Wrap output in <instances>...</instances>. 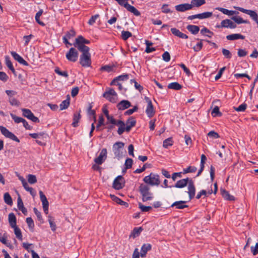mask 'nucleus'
Returning a JSON list of instances; mask_svg holds the SVG:
<instances>
[{
    "label": "nucleus",
    "mask_w": 258,
    "mask_h": 258,
    "mask_svg": "<svg viewBox=\"0 0 258 258\" xmlns=\"http://www.w3.org/2000/svg\"><path fill=\"white\" fill-rule=\"evenodd\" d=\"M152 249V245L150 243H145L142 247L141 249L140 255L142 257H145L148 251Z\"/></svg>",
    "instance_id": "21"
},
{
    "label": "nucleus",
    "mask_w": 258,
    "mask_h": 258,
    "mask_svg": "<svg viewBox=\"0 0 258 258\" xmlns=\"http://www.w3.org/2000/svg\"><path fill=\"white\" fill-rule=\"evenodd\" d=\"M171 32L175 36L178 37L182 39H187L188 36L181 32H180L178 29L175 28H172L171 29Z\"/></svg>",
    "instance_id": "24"
},
{
    "label": "nucleus",
    "mask_w": 258,
    "mask_h": 258,
    "mask_svg": "<svg viewBox=\"0 0 258 258\" xmlns=\"http://www.w3.org/2000/svg\"><path fill=\"white\" fill-rule=\"evenodd\" d=\"M5 62L6 66L8 67V68L12 72V73L15 75L16 74L15 70L13 66V64L10 60V58L9 56H5Z\"/></svg>",
    "instance_id": "31"
},
{
    "label": "nucleus",
    "mask_w": 258,
    "mask_h": 258,
    "mask_svg": "<svg viewBox=\"0 0 258 258\" xmlns=\"http://www.w3.org/2000/svg\"><path fill=\"white\" fill-rule=\"evenodd\" d=\"M54 72L58 75L64 77L65 78H68L69 76L68 72L67 71H61L58 67H56L55 69Z\"/></svg>",
    "instance_id": "50"
},
{
    "label": "nucleus",
    "mask_w": 258,
    "mask_h": 258,
    "mask_svg": "<svg viewBox=\"0 0 258 258\" xmlns=\"http://www.w3.org/2000/svg\"><path fill=\"white\" fill-rule=\"evenodd\" d=\"M125 9L129 12L134 14L136 16H139L141 15V13L134 6H131L129 4L126 5Z\"/></svg>",
    "instance_id": "30"
},
{
    "label": "nucleus",
    "mask_w": 258,
    "mask_h": 258,
    "mask_svg": "<svg viewBox=\"0 0 258 258\" xmlns=\"http://www.w3.org/2000/svg\"><path fill=\"white\" fill-rule=\"evenodd\" d=\"M197 40H199L200 42L197 43V44L195 46H194L193 47V49L196 52H199V51H200L202 49V48L203 47V42H202L204 40L199 39L198 38L197 39Z\"/></svg>",
    "instance_id": "46"
},
{
    "label": "nucleus",
    "mask_w": 258,
    "mask_h": 258,
    "mask_svg": "<svg viewBox=\"0 0 258 258\" xmlns=\"http://www.w3.org/2000/svg\"><path fill=\"white\" fill-rule=\"evenodd\" d=\"M173 144V141L172 138H168L165 140L163 143V147L167 149L169 146H171Z\"/></svg>",
    "instance_id": "43"
},
{
    "label": "nucleus",
    "mask_w": 258,
    "mask_h": 258,
    "mask_svg": "<svg viewBox=\"0 0 258 258\" xmlns=\"http://www.w3.org/2000/svg\"><path fill=\"white\" fill-rule=\"evenodd\" d=\"M9 102L10 104L12 106H18L20 104V102L15 98L10 97Z\"/></svg>",
    "instance_id": "59"
},
{
    "label": "nucleus",
    "mask_w": 258,
    "mask_h": 258,
    "mask_svg": "<svg viewBox=\"0 0 258 258\" xmlns=\"http://www.w3.org/2000/svg\"><path fill=\"white\" fill-rule=\"evenodd\" d=\"M78 52L73 47H71L66 54L67 59L70 61L76 62L78 57Z\"/></svg>",
    "instance_id": "10"
},
{
    "label": "nucleus",
    "mask_w": 258,
    "mask_h": 258,
    "mask_svg": "<svg viewBox=\"0 0 258 258\" xmlns=\"http://www.w3.org/2000/svg\"><path fill=\"white\" fill-rule=\"evenodd\" d=\"M103 97L111 103H115L117 100V93L112 88H109L103 94Z\"/></svg>",
    "instance_id": "7"
},
{
    "label": "nucleus",
    "mask_w": 258,
    "mask_h": 258,
    "mask_svg": "<svg viewBox=\"0 0 258 258\" xmlns=\"http://www.w3.org/2000/svg\"><path fill=\"white\" fill-rule=\"evenodd\" d=\"M92 105L91 104H89V107H88V113L89 115L93 116L94 122H96V118L95 116V111L94 110L92 109Z\"/></svg>",
    "instance_id": "52"
},
{
    "label": "nucleus",
    "mask_w": 258,
    "mask_h": 258,
    "mask_svg": "<svg viewBox=\"0 0 258 258\" xmlns=\"http://www.w3.org/2000/svg\"><path fill=\"white\" fill-rule=\"evenodd\" d=\"M168 88L175 90H179L182 88V86L177 82H172L168 84Z\"/></svg>",
    "instance_id": "37"
},
{
    "label": "nucleus",
    "mask_w": 258,
    "mask_h": 258,
    "mask_svg": "<svg viewBox=\"0 0 258 258\" xmlns=\"http://www.w3.org/2000/svg\"><path fill=\"white\" fill-rule=\"evenodd\" d=\"M201 33L204 35L208 37L209 38H211L212 35H214L213 32L211 31L210 30L207 29L206 27H204L201 30Z\"/></svg>",
    "instance_id": "41"
},
{
    "label": "nucleus",
    "mask_w": 258,
    "mask_h": 258,
    "mask_svg": "<svg viewBox=\"0 0 258 258\" xmlns=\"http://www.w3.org/2000/svg\"><path fill=\"white\" fill-rule=\"evenodd\" d=\"M42 10H40L36 13L35 15V20L37 22V23H38L39 25L41 26H44V23L42 21L40 20V17L42 14Z\"/></svg>",
    "instance_id": "48"
},
{
    "label": "nucleus",
    "mask_w": 258,
    "mask_h": 258,
    "mask_svg": "<svg viewBox=\"0 0 258 258\" xmlns=\"http://www.w3.org/2000/svg\"><path fill=\"white\" fill-rule=\"evenodd\" d=\"M139 207L143 212H148L152 209V207L145 206L141 203L139 204Z\"/></svg>",
    "instance_id": "57"
},
{
    "label": "nucleus",
    "mask_w": 258,
    "mask_h": 258,
    "mask_svg": "<svg viewBox=\"0 0 258 258\" xmlns=\"http://www.w3.org/2000/svg\"><path fill=\"white\" fill-rule=\"evenodd\" d=\"M226 38L228 40H234L237 39H244L245 36L240 34H232L228 35L226 36Z\"/></svg>",
    "instance_id": "27"
},
{
    "label": "nucleus",
    "mask_w": 258,
    "mask_h": 258,
    "mask_svg": "<svg viewBox=\"0 0 258 258\" xmlns=\"http://www.w3.org/2000/svg\"><path fill=\"white\" fill-rule=\"evenodd\" d=\"M4 199L5 202L8 205L11 206L13 204L12 199L9 192H6L4 194Z\"/></svg>",
    "instance_id": "44"
},
{
    "label": "nucleus",
    "mask_w": 258,
    "mask_h": 258,
    "mask_svg": "<svg viewBox=\"0 0 258 258\" xmlns=\"http://www.w3.org/2000/svg\"><path fill=\"white\" fill-rule=\"evenodd\" d=\"M186 29L194 35L198 34L200 31V28L199 26L193 25H188L187 26Z\"/></svg>",
    "instance_id": "32"
},
{
    "label": "nucleus",
    "mask_w": 258,
    "mask_h": 258,
    "mask_svg": "<svg viewBox=\"0 0 258 258\" xmlns=\"http://www.w3.org/2000/svg\"><path fill=\"white\" fill-rule=\"evenodd\" d=\"M139 190L142 195L143 202L150 201L153 199V194L150 191L149 185L141 183L139 187Z\"/></svg>",
    "instance_id": "2"
},
{
    "label": "nucleus",
    "mask_w": 258,
    "mask_h": 258,
    "mask_svg": "<svg viewBox=\"0 0 258 258\" xmlns=\"http://www.w3.org/2000/svg\"><path fill=\"white\" fill-rule=\"evenodd\" d=\"M74 46L76 47L82 53H85L89 52L90 48L89 47L86 46L84 43L81 42L77 38L75 42L73 44Z\"/></svg>",
    "instance_id": "12"
},
{
    "label": "nucleus",
    "mask_w": 258,
    "mask_h": 258,
    "mask_svg": "<svg viewBox=\"0 0 258 258\" xmlns=\"http://www.w3.org/2000/svg\"><path fill=\"white\" fill-rule=\"evenodd\" d=\"M143 230V229L141 227L134 228L133 231L131 232L130 237L135 238L139 236Z\"/></svg>",
    "instance_id": "33"
},
{
    "label": "nucleus",
    "mask_w": 258,
    "mask_h": 258,
    "mask_svg": "<svg viewBox=\"0 0 258 258\" xmlns=\"http://www.w3.org/2000/svg\"><path fill=\"white\" fill-rule=\"evenodd\" d=\"M124 146V144L121 142H117L113 144L112 147L113 152L115 157L119 159L123 156L122 150Z\"/></svg>",
    "instance_id": "6"
},
{
    "label": "nucleus",
    "mask_w": 258,
    "mask_h": 258,
    "mask_svg": "<svg viewBox=\"0 0 258 258\" xmlns=\"http://www.w3.org/2000/svg\"><path fill=\"white\" fill-rule=\"evenodd\" d=\"M129 79V75L128 74H123L120 75L114 79L111 82V85H116V83L118 82L119 81H123L127 80Z\"/></svg>",
    "instance_id": "23"
},
{
    "label": "nucleus",
    "mask_w": 258,
    "mask_h": 258,
    "mask_svg": "<svg viewBox=\"0 0 258 258\" xmlns=\"http://www.w3.org/2000/svg\"><path fill=\"white\" fill-rule=\"evenodd\" d=\"M146 99L148 103L147 107L146 110V112L148 117H151L154 115L155 113L153 105L152 104L151 100L149 98L146 97Z\"/></svg>",
    "instance_id": "15"
},
{
    "label": "nucleus",
    "mask_w": 258,
    "mask_h": 258,
    "mask_svg": "<svg viewBox=\"0 0 258 258\" xmlns=\"http://www.w3.org/2000/svg\"><path fill=\"white\" fill-rule=\"evenodd\" d=\"M113 201H114L115 202H116L117 204H118L120 205L125 206L126 207H127L128 206V204L127 203L123 201L119 198L116 197L114 195H110Z\"/></svg>",
    "instance_id": "34"
},
{
    "label": "nucleus",
    "mask_w": 258,
    "mask_h": 258,
    "mask_svg": "<svg viewBox=\"0 0 258 258\" xmlns=\"http://www.w3.org/2000/svg\"><path fill=\"white\" fill-rule=\"evenodd\" d=\"M0 130L2 134L7 138H9L13 141L18 143L20 142V140L12 132H10L6 127L0 126Z\"/></svg>",
    "instance_id": "8"
},
{
    "label": "nucleus",
    "mask_w": 258,
    "mask_h": 258,
    "mask_svg": "<svg viewBox=\"0 0 258 258\" xmlns=\"http://www.w3.org/2000/svg\"><path fill=\"white\" fill-rule=\"evenodd\" d=\"M206 3L205 0H191L190 5L193 7H199Z\"/></svg>",
    "instance_id": "38"
},
{
    "label": "nucleus",
    "mask_w": 258,
    "mask_h": 258,
    "mask_svg": "<svg viewBox=\"0 0 258 258\" xmlns=\"http://www.w3.org/2000/svg\"><path fill=\"white\" fill-rule=\"evenodd\" d=\"M11 116L12 117L13 119L14 120V121L17 123L23 122V121L24 119V118H23L21 117L17 116L13 113H11Z\"/></svg>",
    "instance_id": "60"
},
{
    "label": "nucleus",
    "mask_w": 258,
    "mask_h": 258,
    "mask_svg": "<svg viewBox=\"0 0 258 258\" xmlns=\"http://www.w3.org/2000/svg\"><path fill=\"white\" fill-rule=\"evenodd\" d=\"M216 10H219V11L223 13L224 14L227 15L228 16H232L234 14L237 15L239 14V12L236 11H232L229 10L228 9L223 8H217Z\"/></svg>",
    "instance_id": "25"
},
{
    "label": "nucleus",
    "mask_w": 258,
    "mask_h": 258,
    "mask_svg": "<svg viewBox=\"0 0 258 258\" xmlns=\"http://www.w3.org/2000/svg\"><path fill=\"white\" fill-rule=\"evenodd\" d=\"M231 19L233 20L235 23L238 24H248L249 23V21L247 20H244L243 19L240 17H232Z\"/></svg>",
    "instance_id": "42"
},
{
    "label": "nucleus",
    "mask_w": 258,
    "mask_h": 258,
    "mask_svg": "<svg viewBox=\"0 0 258 258\" xmlns=\"http://www.w3.org/2000/svg\"><path fill=\"white\" fill-rule=\"evenodd\" d=\"M132 35V33L129 31H122L121 32V38L124 40H127L128 38L131 37Z\"/></svg>",
    "instance_id": "54"
},
{
    "label": "nucleus",
    "mask_w": 258,
    "mask_h": 258,
    "mask_svg": "<svg viewBox=\"0 0 258 258\" xmlns=\"http://www.w3.org/2000/svg\"><path fill=\"white\" fill-rule=\"evenodd\" d=\"M28 181L30 184H34L37 182L36 177L32 174H29L28 176Z\"/></svg>",
    "instance_id": "64"
},
{
    "label": "nucleus",
    "mask_w": 258,
    "mask_h": 258,
    "mask_svg": "<svg viewBox=\"0 0 258 258\" xmlns=\"http://www.w3.org/2000/svg\"><path fill=\"white\" fill-rule=\"evenodd\" d=\"M14 229L15 234L16 235V237L20 240H22V235L21 233V231L20 228H19L17 226L13 227Z\"/></svg>",
    "instance_id": "49"
},
{
    "label": "nucleus",
    "mask_w": 258,
    "mask_h": 258,
    "mask_svg": "<svg viewBox=\"0 0 258 258\" xmlns=\"http://www.w3.org/2000/svg\"><path fill=\"white\" fill-rule=\"evenodd\" d=\"M133 163V160L131 158H127L125 161L124 166L126 169H128L132 168Z\"/></svg>",
    "instance_id": "56"
},
{
    "label": "nucleus",
    "mask_w": 258,
    "mask_h": 258,
    "mask_svg": "<svg viewBox=\"0 0 258 258\" xmlns=\"http://www.w3.org/2000/svg\"><path fill=\"white\" fill-rule=\"evenodd\" d=\"M39 195H40V199L42 203V207L43 209L44 212L47 214L48 213V206H49V203L47 201V199L45 196V195L43 194V192L40 190L39 192Z\"/></svg>",
    "instance_id": "14"
},
{
    "label": "nucleus",
    "mask_w": 258,
    "mask_h": 258,
    "mask_svg": "<svg viewBox=\"0 0 258 258\" xmlns=\"http://www.w3.org/2000/svg\"><path fill=\"white\" fill-rule=\"evenodd\" d=\"M11 54L13 58L19 62L20 63L23 64L26 66H28L29 63L25 60L22 57H21L19 54H18L17 52L15 51H11Z\"/></svg>",
    "instance_id": "18"
},
{
    "label": "nucleus",
    "mask_w": 258,
    "mask_h": 258,
    "mask_svg": "<svg viewBox=\"0 0 258 258\" xmlns=\"http://www.w3.org/2000/svg\"><path fill=\"white\" fill-rule=\"evenodd\" d=\"M130 82L131 84L134 83L135 88L139 90L140 92L143 90V87L139 84L135 80L132 79L130 80Z\"/></svg>",
    "instance_id": "61"
},
{
    "label": "nucleus",
    "mask_w": 258,
    "mask_h": 258,
    "mask_svg": "<svg viewBox=\"0 0 258 258\" xmlns=\"http://www.w3.org/2000/svg\"><path fill=\"white\" fill-rule=\"evenodd\" d=\"M70 97L69 95H68V98L65 100H63L60 104V110H63L67 109L70 105Z\"/></svg>",
    "instance_id": "40"
},
{
    "label": "nucleus",
    "mask_w": 258,
    "mask_h": 258,
    "mask_svg": "<svg viewBox=\"0 0 258 258\" xmlns=\"http://www.w3.org/2000/svg\"><path fill=\"white\" fill-rule=\"evenodd\" d=\"M9 222L12 228L17 226L16 217L13 213H11L9 214Z\"/></svg>",
    "instance_id": "28"
},
{
    "label": "nucleus",
    "mask_w": 258,
    "mask_h": 258,
    "mask_svg": "<svg viewBox=\"0 0 258 258\" xmlns=\"http://www.w3.org/2000/svg\"><path fill=\"white\" fill-rule=\"evenodd\" d=\"M247 107V105L245 103H243L240 105L238 107H234L233 108L235 110L238 112L244 111Z\"/></svg>",
    "instance_id": "62"
},
{
    "label": "nucleus",
    "mask_w": 258,
    "mask_h": 258,
    "mask_svg": "<svg viewBox=\"0 0 258 258\" xmlns=\"http://www.w3.org/2000/svg\"><path fill=\"white\" fill-rule=\"evenodd\" d=\"M107 149L103 148L101 150L99 156L94 159V162L97 165H101L107 158Z\"/></svg>",
    "instance_id": "13"
},
{
    "label": "nucleus",
    "mask_w": 258,
    "mask_h": 258,
    "mask_svg": "<svg viewBox=\"0 0 258 258\" xmlns=\"http://www.w3.org/2000/svg\"><path fill=\"white\" fill-rule=\"evenodd\" d=\"M132 106L131 102L126 100H123L117 104V108L119 110H125Z\"/></svg>",
    "instance_id": "17"
},
{
    "label": "nucleus",
    "mask_w": 258,
    "mask_h": 258,
    "mask_svg": "<svg viewBox=\"0 0 258 258\" xmlns=\"http://www.w3.org/2000/svg\"><path fill=\"white\" fill-rule=\"evenodd\" d=\"M18 202V208L22 211L24 215H27V210L26 208L24 207L23 201L20 197H19L17 200Z\"/></svg>",
    "instance_id": "29"
},
{
    "label": "nucleus",
    "mask_w": 258,
    "mask_h": 258,
    "mask_svg": "<svg viewBox=\"0 0 258 258\" xmlns=\"http://www.w3.org/2000/svg\"><path fill=\"white\" fill-rule=\"evenodd\" d=\"M22 111L23 115L24 117L32 120L34 122H39L40 120L39 118L35 116L30 109L23 108L22 109Z\"/></svg>",
    "instance_id": "11"
},
{
    "label": "nucleus",
    "mask_w": 258,
    "mask_h": 258,
    "mask_svg": "<svg viewBox=\"0 0 258 258\" xmlns=\"http://www.w3.org/2000/svg\"><path fill=\"white\" fill-rule=\"evenodd\" d=\"M81 117V115L80 113H75L73 116V121L72 123V125L74 127H77L78 126V122L80 120Z\"/></svg>",
    "instance_id": "36"
},
{
    "label": "nucleus",
    "mask_w": 258,
    "mask_h": 258,
    "mask_svg": "<svg viewBox=\"0 0 258 258\" xmlns=\"http://www.w3.org/2000/svg\"><path fill=\"white\" fill-rule=\"evenodd\" d=\"M221 27L224 28H229L234 29L236 27V25L229 19H225L222 21Z\"/></svg>",
    "instance_id": "19"
},
{
    "label": "nucleus",
    "mask_w": 258,
    "mask_h": 258,
    "mask_svg": "<svg viewBox=\"0 0 258 258\" xmlns=\"http://www.w3.org/2000/svg\"><path fill=\"white\" fill-rule=\"evenodd\" d=\"M33 211L35 214L36 215L38 220L41 223H43V219L41 216V213L37 210L36 208H33Z\"/></svg>",
    "instance_id": "58"
},
{
    "label": "nucleus",
    "mask_w": 258,
    "mask_h": 258,
    "mask_svg": "<svg viewBox=\"0 0 258 258\" xmlns=\"http://www.w3.org/2000/svg\"><path fill=\"white\" fill-rule=\"evenodd\" d=\"M136 121L133 120V121H131V125L126 124L125 126V124L123 121L118 122V128L117 130V133L119 135H122L124 132H129L131 128L136 125Z\"/></svg>",
    "instance_id": "4"
},
{
    "label": "nucleus",
    "mask_w": 258,
    "mask_h": 258,
    "mask_svg": "<svg viewBox=\"0 0 258 258\" xmlns=\"http://www.w3.org/2000/svg\"><path fill=\"white\" fill-rule=\"evenodd\" d=\"M91 54L90 52L82 53L80 56L79 63L84 68L90 67L91 66Z\"/></svg>",
    "instance_id": "5"
},
{
    "label": "nucleus",
    "mask_w": 258,
    "mask_h": 258,
    "mask_svg": "<svg viewBox=\"0 0 258 258\" xmlns=\"http://www.w3.org/2000/svg\"><path fill=\"white\" fill-rule=\"evenodd\" d=\"M235 8L242 13L249 15L251 18L258 25V15L254 11L245 9L241 7H235Z\"/></svg>",
    "instance_id": "9"
},
{
    "label": "nucleus",
    "mask_w": 258,
    "mask_h": 258,
    "mask_svg": "<svg viewBox=\"0 0 258 258\" xmlns=\"http://www.w3.org/2000/svg\"><path fill=\"white\" fill-rule=\"evenodd\" d=\"M212 15V12H206L201 14H198V17L199 19H204L211 17Z\"/></svg>",
    "instance_id": "47"
},
{
    "label": "nucleus",
    "mask_w": 258,
    "mask_h": 258,
    "mask_svg": "<svg viewBox=\"0 0 258 258\" xmlns=\"http://www.w3.org/2000/svg\"><path fill=\"white\" fill-rule=\"evenodd\" d=\"M123 177L121 175L117 176L113 181V187L117 190L121 189L123 186V184L121 182Z\"/></svg>",
    "instance_id": "16"
},
{
    "label": "nucleus",
    "mask_w": 258,
    "mask_h": 258,
    "mask_svg": "<svg viewBox=\"0 0 258 258\" xmlns=\"http://www.w3.org/2000/svg\"><path fill=\"white\" fill-rule=\"evenodd\" d=\"M48 222L50 225V227L52 231H55L56 229V226L54 222V219L53 217L49 216H48Z\"/></svg>",
    "instance_id": "45"
},
{
    "label": "nucleus",
    "mask_w": 258,
    "mask_h": 258,
    "mask_svg": "<svg viewBox=\"0 0 258 258\" xmlns=\"http://www.w3.org/2000/svg\"><path fill=\"white\" fill-rule=\"evenodd\" d=\"M222 52L223 55L225 56V57L227 59H230L232 57V53L230 52V51L225 48H222Z\"/></svg>",
    "instance_id": "55"
},
{
    "label": "nucleus",
    "mask_w": 258,
    "mask_h": 258,
    "mask_svg": "<svg viewBox=\"0 0 258 258\" xmlns=\"http://www.w3.org/2000/svg\"><path fill=\"white\" fill-rule=\"evenodd\" d=\"M221 195L225 200L228 201H234L235 198L234 196L230 195L228 191L224 189H221Z\"/></svg>",
    "instance_id": "26"
},
{
    "label": "nucleus",
    "mask_w": 258,
    "mask_h": 258,
    "mask_svg": "<svg viewBox=\"0 0 258 258\" xmlns=\"http://www.w3.org/2000/svg\"><path fill=\"white\" fill-rule=\"evenodd\" d=\"M212 115L213 116H221L222 113L219 111V108L217 106H215L212 111Z\"/></svg>",
    "instance_id": "53"
},
{
    "label": "nucleus",
    "mask_w": 258,
    "mask_h": 258,
    "mask_svg": "<svg viewBox=\"0 0 258 258\" xmlns=\"http://www.w3.org/2000/svg\"><path fill=\"white\" fill-rule=\"evenodd\" d=\"M197 170V167L195 166H188L187 168L185 169H183V173L186 174L187 173H194Z\"/></svg>",
    "instance_id": "51"
},
{
    "label": "nucleus",
    "mask_w": 258,
    "mask_h": 258,
    "mask_svg": "<svg viewBox=\"0 0 258 258\" xmlns=\"http://www.w3.org/2000/svg\"><path fill=\"white\" fill-rule=\"evenodd\" d=\"M26 222L28 224L29 228L30 229H33L34 227V223L31 217H28L26 218Z\"/></svg>",
    "instance_id": "63"
},
{
    "label": "nucleus",
    "mask_w": 258,
    "mask_h": 258,
    "mask_svg": "<svg viewBox=\"0 0 258 258\" xmlns=\"http://www.w3.org/2000/svg\"><path fill=\"white\" fill-rule=\"evenodd\" d=\"M143 181L147 184H149L152 186H158L160 184V183L159 175L156 174H154L153 173H151L150 175L146 176L144 178Z\"/></svg>",
    "instance_id": "3"
},
{
    "label": "nucleus",
    "mask_w": 258,
    "mask_h": 258,
    "mask_svg": "<svg viewBox=\"0 0 258 258\" xmlns=\"http://www.w3.org/2000/svg\"><path fill=\"white\" fill-rule=\"evenodd\" d=\"M186 201H179L174 202L170 206V207H175L176 209H183L188 207V205H185Z\"/></svg>",
    "instance_id": "20"
},
{
    "label": "nucleus",
    "mask_w": 258,
    "mask_h": 258,
    "mask_svg": "<svg viewBox=\"0 0 258 258\" xmlns=\"http://www.w3.org/2000/svg\"><path fill=\"white\" fill-rule=\"evenodd\" d=\"M29 136L33 139L46 138L47 137V135L44 132L29 134Z\"/></svg>",
    "instance_id": "35"
},
{
    "label": "nucleus",
    "mask_w": 258,
    "mask_h": 258,
    "mask_svg": "<svg viewBox=\"0 0 258 258\" xmlns=\"http://www.w3.org/2000/svg\"><path fill=\"white\" fill-rule=\"evenodd\" d=\"M107 121L106 122V124H108L109 123L112 124L116 125L117 126L119 125L118 122L121 121V120H116L114 118V117L112 116L108 115L106 116Z\"/></svg>",
    "instance_id": "39"
},
{
    "label": "nucleus",
    "mask_w": 258,
    "mask_h": 258,
    "mask_svg": "<svg viewBox=\"0 0 258 258\" xmlns=\"http://www.w3.org/2000/svg\"><path fill=\"white\" fill-rule=\"evenodd\" d=\"M175 8L177 11L182 12L191 10L192 9L191 5L187 3L177 5L175 7Z\"/></svg>",
    "instance_id": "22"
},
{
    "label": "nucleus",
    "mask_w": 258,
    "mask_h": 258,
    "mask_svg": "<svg viewBox=\"0 0 258 258\" xmlns=\"http://www.w3.org/2000/svg\"><path fill=\"white\" fill-rule=\"evenodd\" d=\"M187 185V193L188 194L189 200L192 199L196 194V187L194 182L192 179L186 178L178 180L173 187L182 188Z\"/></svg>",
    "instance_id": "1"
}]
</instances>
